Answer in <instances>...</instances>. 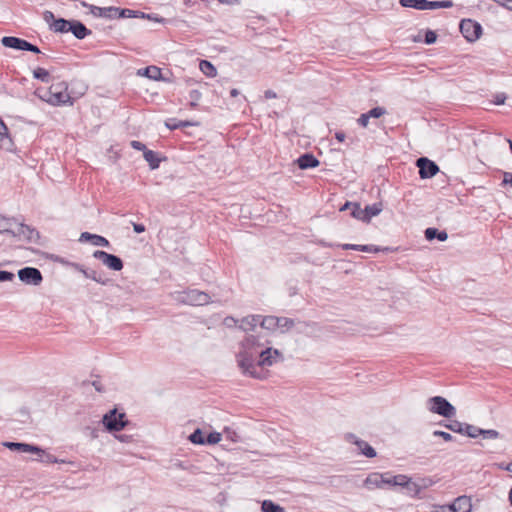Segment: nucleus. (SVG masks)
<instances>
[{"label":"nucleus","instance_id":"15","mask_svg":"<svg viewBox=\"0 0 512 512\" xmlns=\"http://www.w3.org/2000/svg\"><path fill=\"white\" fill-rule=\"evenodd\" d=\"M346 441L354 444L359 449L360 453L367 458H374L377 455L376 450L366 441L359 439L353 433H347L345 435Z\"/></svg>","mask_w":512,"mask_h":512},{"label":"nucleus","instance_id":"6","mask_svg":"<svg viewBox=\"0 0 512 512\" xmlns=\"http://www.w3.org/2000/svg\"><path fill=\"white\" fill-rule=\"evenodd\" d=\"M1 44L6 48H11L18 51H29L35 54L41 53L38 46L28 42L25 39L15 36H4L1 38Z\"/></svg>","mask_w":512,"mask_h":512},{"label":"nucleus","instance_id":"33","mask_svg":"<svg viewBox=\"0 0 512 512\" xmlns=\"http://www.w3.org/2000/svg\"><path fill=\"white\" fill-rule=\"evenodd\" d=\"M439 425L449 429L452 432L459 433V434L463 435L465 423H462L458 420H452L449 422L441 421V422H439Z\"/></svg>","mask_w":512,"mask_h":512},{"label":"nucleus","instance_id":"49","mask_svg":"<svg viewBox=\"0 0 512 512\" xmlns=\"http://www.w3.org/2000/svg\"><path fill=\"white\" fill-rule=\"evenodd\" d=\"M434 483V481L430 478H418V493L420 492V490L422 488H428L430 487L432 484Z\"/></svg>","mask_w":512,"mask_h":512},{"label":"nucleus","instance_id":"43","mask_svg":"<svg viewBox=\"0 0 512 512\" xmlns=\"http://www.w3.org/2000/svg\"><path fill=\"white\" fill-rule=\"evenodd\" d=\"M221 438H222V435L221 433H218V432H210L206 437H205V445H214V444H217L221 441Z\"/></svg>","mask_w":512,"mask_h":512},{"label":"nucleus","instance_id":"38","mask_svg":"<svg viewBox=\"0 0 512 512\" xmlns=\"http://www.w3.org/2000/svg\"><path fill=\"white\" fill-rule=\"evenodd\" d=\"M35 95L41 99L42 101H45L47 103H49L50 105H52V95H51V91L50 89H45V88H37L35 90Z\"/></svg>","mask_w":512,"mask_h":512},{"label":"nucleus","instance_id":"50","mask_svg":"<svg viewBox=\"0 0 512 512\" xmlns=\"http://www.w3.org/2000/svg\"><path fill=\"white\" fill-rule=\"evenodd\" d=\"M224 435L226 436L227 439L231 440L232 442H237L239 439L237 433L228 427L224 429Z\"/></svg>","mask_w":512,"mask_h":512},{"label":"nucleus","instance_id":"58","mask_svg":"<svg viewBox=\"0 0 512 512\" xmlns=\"http://www.w3.org/2000/svg\"><path fill=\"white\" fill-rule=\"evenodd\" d=\"M358 124L362 127H366L369 123V117L366 113H362L357 120Z\"/></svg>","mask_w":512,"mask_h":512},{"label":"nucleus","instance_id":"54","mask_svg":"<svg viewBox=\"0 0 512 512\" xmlns=\"http://www.w3.org/2000/svg\"><path fill=\"white\" fill-rule=\"evenodd\" d=\"M131 147L135 150L143 151V152L147 150V147L144 143H142L140 141H136V140L131 141Z\"/></svg>","mask_w":512,"mask_h":512},{"label":"nucleus","instance_id":"51","mask_svg":"<svg viewBox=\"0 0 512 512\" xmlns=\"http://www.w3.org/2000/svg\"><path fill=\"white\" fill-rule=\"evenodd\" d=\"M15 275L13 272L0 270V282L12 281Z\"/></svg>","mask_w":512,"mask_h":512},{"label":"nucleus","instance_id":"10","mask_svg":"<svg viewBox=\"0 0 512 512\" xmlns=\"http://www.w3.org/2000/svg\"><path fill=\"white\" fill-rule=\"evenodd\" d=\"M18 278L21 282L26 285L38 286L43 281V276L41 271L35 267H24L18 270Z\"/></svg>","mask_w":512,"mask_h":512},{"label":"nucleus","instance_id":"25","mask_svg":"<svg viewBox=\"0 0 512 512\" xmlns=\"http://www.w3.org/2000/svg\"><path fill=\"white\" fill-rule=\"evenodd\" d=\"M138 74L155 81H167L159 67L151 65L138 71Z\"/></svg>","mask_w":512,"mask_h":512},{"label":"nucleus","instance_id":"41","mask_svg":"<svg viewBox=\"0 0 512 512\" xmlns=\"http://www.w3.org/2000/svg\"><path fill=\"white\" fill-rule=\"evenodd\" d=\"M115 19L116 18H133V17H137L136 15V11L135 10H131V9H127V8H118L117 7V11L115 12Z\"/></svg>","mask_w":512,"mask_h":512},{"label":"nucleus","instance_id":"28","mask_svg":"<svg viewBox=\"0 0 512 512\" xmlns=\"http://www.w3.org/2000/svg\"><path fill=\"white\" fill-rule=\"evenodd\" d=\"M144 159L148 162L151 170L159 168L162 160H166V157H159V154L153 150L147 149L143 154Z\"/></svg>","mask_w":512,"mask_h":512},{"label":"nucleus","instance_id":"61","mask_svg":"<svg viewBox=\"0 0 512 512\" xmlns=\"http://www.w3.org/2000/svg\"><path fill=\"white\" fill-rule=\"evenodd\" d=\"M506 95L504 93H498L495 95L494 103L496 105H502L505 103Z\"/></svg>","mask_w":512,"mask_h":512},{"label":"nucleus","instance_id":"56","mask_svg":"<svg viewBox=\"0 0 512 512\" xmlns=\"http://www.w3.org/2000/svg\"><path fill=\"white\" fill-rule=\"evenodd\" d=\"M501 185L502 186L510 185L512 187V173L511 172L503 173V180H502Z\"/></svg>","mask_w":512,"mask_h":512},{"label":"nucleus","instance_id":"30","mask_svg":"<svg viewBox=\"0 0 512 512\" xmlns=\"http://www.w3.org/2000/svg\"><path fill=\"white\" fill-rule=\"evenodd\" d=\"M261 315H248L240 320L239 329L243 331L254 330L259 324Z\"/></svg>","mask_w":512,"mask_h":512},{"label":"nucleus","instance_id":"4","mask_svg":"<svg viewBox=\"0 0 512 512\" xmlns=\"http://www.w3.org/2000/svg\"><path fill=\"white\" fill-rule=\"evenodd\" d=\"M351 205L354 206L353 218L361 220L362 222L365 223H369L372 217L379 215L383 209V205L381 202L374 203L372 205H367L364 209L361 208V205L358 202H345V208Z\"/></svg>","mask_w":512,"mask_h":512},{"label":"nucleus","instance_id":"23","mask_svg":"<svg viewBox=\"0 0 512 512\" xmlns=\"http://www.w3.org/2000/svg\"><path fill=\"white\" fill-rule=\"evenodd\" d=\"M14 147V142L9 134L8 127L0 118V148L6 151H12Z\"/></svg>","mask_w":512,"mask_h":512},{"label":"nucleus","instance_id":"26","mask_svg":"<svg viewBox=\"0 0 512 512\" xmlns=\"http://www.w3.org/2000/svg\"><path fill=\"white\" fill-rule=\"evenodd\" d=\"M453 3L451 1H428L418 0V10H434L439 8H451Z\"/></svg>","mask_w":512,"mask_h":512},{"label":"nucleus","instance_id":"32","mask_svg":"<svg viewBox=\"0 0 512 512\" xmlns=\"http://www.w3.org/2000/svg\"><path fill=\"white\" fill-rule=\"evenodd\" d=\"M425 238L428 241H432L434 239H438L439 241H445L448 238V234L446 231H439L437 228H427L425 230Z\"/></svg>","mask_w":512,"mask_h":512},{"label":"nucleus","instance_id":"24","mask_svg":"<svg viewBox=\"0 0 512 512\" xmlns=\"http://www.w3.org/2000/svg\"><path fill=\"white\" fill-rule=\"evenodd\" d=\"M80 242H90L94 246L109 247L110 242L103 236L92 234L90 232H82L79 238Z\"/></svg>","mask_w":512,"mask_h":512},{"label":"nucleus","instance_id":"20","mask_svg":"<svg viewBox=\"0 0 512 512\" xmlns=\"http://www.w3.org/2000/svg\"><path fill=\"white\" fill-rule=\"evenodd\" d=\"M471 501L467 496L458 497L450 506H442L441 511L454 510L455 512H471Z\"/></svg>","mask_w":512,"mask_h":512},{"label":"nucleus","instance_id":"52","mask_svg":"<svg viewBox=\"0 0 512 512\" xmlns=\"http://www.w3.org/2000/svg\"><path fill=\"white\" fill-rule=\"evenodd\" d=\"M165 126L169 130H176V129L180 128L179 120H177L176 118H169L165 121Z\"/></svg>","mask_w":512,"mask_h":512},{"label":"nucleus","instance_id":"8","mask_svg":"<svg viewBox=\"0 0 512 512\" xmlns=\"http://www.w3.org/2000/svg\"><path fill=\"white\" fill-rule=\"evenodd\" d=\"M459 28L464 38L469 42L476 41L482 34V26L472 19H463Z\"/></svg>","mask_w":512,"mask_h":512},{"label":"nucleus","instance_id":"40","mask_svg":"<svg viewBox=\"0 0 512 512\" xmlns=\"http://www.w3.org/2000/svg\"><path fill=\"white\" fill-rule=\"evenodd\" d=\"M40 458L38 459L42 463H58L60 462L53 454L47 453L44 449L42 452L36 453Z\"/></svg>","mask_w":512,"mask_h":512},{"label":"nucleus","instance_id":"17","mask_svg":"<svg viewBox=\"0 0 512 512\" xmlns=\"http://www.w3.org/2000/svg\"><path fill=\"white\" fill-rule=\"evenodd\" d=\"M4 447L11 451H18L23 453H39L42 452V448L38 445L24 443V442H12L7 441L3 443Z\"/></svg>","mask_w":512,"mask_h":512},{"label":"nucleus","instance_id":"27","mask_svg":"<svg viewBox=\"0 0 512 512\" xmlns=\"http://www.w3.org/2000/svg\"><path fill=\"white\" fill-rule=\"evenodd\" d=\"M17 225V221L15 218H8L0 214V233L1 234H11L16 237V231L13 229V226Z\"/></svg>","mask_w":512,"mask_h":512},{"label":"nucleus","instance_id":"31","mask_svg":"<svg viewBox=\"0 0 512 512\" xmlns=\"http://www.w3.org/2000/svg\"><path fill=\"white\" fill-rule=\"evenodd\" d=\"M259 324L263 329H266L269 331H274L278 328L279 319L277 316H272V315L262 316L261 315Z\"/></svg>","mask_w":512,"mask_h":512},{"label":"nucleus","instance_id":"48","mask_svg":"<svg viewBox=\"0 0 512 512\" xmlns=\"http://www.w3.org/2000/svg\"><path fill=\"white\" fill-rule=\"evenodd\" d=\"M437 40V34L436 32L432 30H427L425 33L424 42L428 45L435 43Z\"/></svg>","mask_w":512,"mask_h":512},{"label":"nucleus","instance_id":"59","mask_svg":"<svg viewBox=\"0 0 512 512\" xmlns=\"http://www.w3.org/2000/svg\"><path fill=\"white\" fill-rule=\"evenodd\" d=\"M201 92L197 89H193L189 92V97H190V100H193V101H199L201 99Z\"/></svg>","mask_w":512,"mask_h":512},{"label":"nucleus","instance_id":"53","mask_svg":"<svg viewBox=\"0 0 512 512\" xmlns=\"http://www.w3.org/2000/svg\"><path fill=\"white\" fill-rule=\"evenodd\" d=\"M50 259H51L52 261L56 262V263H59V264H61V265H63V266H66V267H68V265H69V263H70V261H69V260H67V259H65V258H63V257H61V256H59V255H54V254H52V255L50 256Z\"/></svg>","mask_w":512,"mask_h":512},{"label":"nucleus","instance_id":"3","mask_svg":"<svg viewBox=\"0 0 512 512\" xmlns=\"http://www.w3.org/2000/svg\"><path fill=\"white\" fill-rule=\"evenodd\" d=\"M102 423L105 429L112 433L124 429L129 424V421L124 412H119L117 408H113L103 415Z\"/></svg>","mask_w":512,"mask_h":512},{"label":"nucleus","instance_id":"55","mask_svg":"<svg viewBox=\"0 0 512 512\" xmlns=\"http://www.w3.org/2000/svg\"><path fill=\"white\" fill-rule=\"evenodd\" d=\"M136 15L137 17L136 18H148V19H153L157 22H163L164 19L163 18H158L157 16L153 17L149 14H145L144 12H141V11H136Z\"/></svg>","mask_w":512,"mask_h":512},{"label":"nucleus","instance_id":"44","mask_svg":"<svg viewBox=\"0 0 512 512\" xmlns=\"http://www.w3.org/2000/svg\"><path fill=\"white\" fill-rule=\"evenodd\" d=\"M279 325L278 328H285V330H289L294 326V320L288 317H278Z\"/></svg>","mask_w":512,"mask_h":512},{"label":"nucleus","instance_id":"14","mask_svg":"<svg viewBox=\"0 0 512 512\" xmlns=\"http://www.w3.org/2000/svg\"><path fill=\"white\" fill-rule=\"evenodd\" d=\"M282 359L283 355L278 349L266 347L265 349L260 351L259 359L256 362V367H269L276 363L277 360Z\"/></svg>","mask_w":512,"mask_h":512},{"label":"nucleus","instance_id":"45","mask_svg":"<svg viewBox=\"0 0 512 512\" xmlns=\"http://www.w3.org/2000/svg\"><path fill=\"white\" fill-rule=\"evenodd\" d=\"M381 250L382 249L380 247L375 246V245H359L358 244V248H357V251L368 252V253H377Z\"/></svg>","mask_w":512,"mask_h":512},{"label":"nucleus","instance_id":"11","mask_svg":"<svg viewBox=\"0 0 512 512\" xmlns=\"http://www.w3.org/2000/svg\"><path fill=\"white\" fill-rule=\"evenodd\" d=\"M93 257L100 260L106 267L113 271H120L123 269V260L114 254H110L103 250H96L93 253Z\"/></svg>","mask_w":512,"mask_h":512},{"label":"nucleus","instance_id":"21","mask_svg":"<svg viewBox=\"0 0 512 512\" xmlns=\"http://www.w3.org/2000/svg\"><path fill=\"white\" fill-rule=\"evenodd\" d=\"M81 4L84 7H89L90 12L96 17L115 19V15H116L115 12L117 11V7L111 6V7L102 8V7H98V6H94V5H89L86 2H82Z\"/></svg>","mask_w":512,"mask_h":512},{"label":"nucleus","instance_id":"18","mask_svg":"<svg viewBox=\"0 0 512 512\" xmlns=\"http://www.w3.org/2000/svg\"><path fill=\"white\" fill-rule=\"evenodd\" d=\"M68 32H71L73 36L79 40L86 38L92 34V31L88 29L81 21L70 19V25Z\"/></svg>","mask_w":512,"mask_h":512},{"label":"nucleus","instance_id":"1","mask_svg":"<svg viewBox=\"0 0 512 512\" xmlns=\"http://www.w3.org/2000/svg\"><path fill=\"white\" fill-rule=\"evenodd\" d=\"M258 350L241 348L236 354L238 366L242 373L255 379H263L265 377L262 371L256 369V358L259 357Z\"/></svg>","mask_w":512,"mask_h":512},{"label":"nucleus","instance_id":"47","mask_svg":"<svg viewBox=\"0 0 512 512\" xmlns=\"http://www.w3.org/2000/svg\"><path fill=\"white\" fill-rule=\"evenodd\" d=\"M480 435L483 436V438L496 439L499 437V432L494 429H481Z\"/></svg>","mask_w":512,"mask_h":512},{"label":"nucleus","instance_id":"29","mask_svg":"<svg viewBox=\"0 0 512 512\" xmlns=\"http://www.w3.org/2000/svg\"><path fill=\"white\" fill-rule=\"evenodd\" d=\"M383 474L381 473H370L364 480V486L368 489L383 488Z\"/></svg>","mask_w":512,"mask_h":512},{"label":"nucleus","instance_id":"34","mask_svg":"<svg viewBox=\"0 0 512 512\" xmlns=\"http://www.w3.org/2000/svg\"><path fill=\"white\" fill-rule=\"evenodd\" d=\"M199 67L202 73L207 77H215L217 75L216 67L208 60H201Z\"/></svg>","mask_w":512,"mask_h":512},{"label":"nucleus","instance_id":"13","mask_svg":"<svg viewBox=\"0 0 512 512\" xmlns=\"http://www.w3.org/2000/svg\"><path fill=\"white\" fill-rule=\"evenodd\" d=\"M43 19L49 25V29L55 33H68L70 20L65 18H56L53 12L46 10L43 13Z\"/></svg>","mask_w":512,"mask_h":512},{"label":"nucleus","instance_id":"46","mask_svg":"<svg viewBox=\"0 0 512 512\" xmlns=\"http://www.w3.org/2000/svg\"><path fill=\"white\" fill-rule=\"evenodd\" d=\"M432 435L434 437H441L446 442H451L455 439L450 433L441 430H435Z\"/></svg>","mask_w":512,"mask_h":512},{"label":"nucleus","instance_id":"22","mask_svg":"<svg viewBox=\"0 0 512 512\" xmlns=\"http://www.w3.org/2000/svg\"><path fill=\"white\" fill-rule=\"evenodd\" d=\"M268 340L262 341L261 335H248L246 336L240 343L241 348L245 349H255L258 350L261 347H264L265 344H269Z\"/></svg>","mask_w":512,"mask_h":512},{"label":"nucleus","instance_id":"62","mask_svg":"<svg viewBox=\"0 0 512 512\" xmlns=\"http://www.w3.org/2000/svg\"><path fill=\"white\" fill-rule=\"evenodd\" d=\"M238 323V320L235 319L234 317L232 316H227L225 319H224V324L227 326V327H233L235 326L236 324Z\"/></svg>","mask_w":512,"mask_h":512},{"label":"nucleus","instance_id":"36","mask_svg":"<svg viewBox=\"0 0 512 512\" xmlns=\"http://www.w3.org/2000/svg\"><path fill=\"white\" fill-rule=\"evenodd\" d=\"M188 439L196 445H205L204 432L200 428H196L188 437Z\"/></svg>","mask_w":512,"mask_h":512},{"label":"nucleus","instance_id":"63","mask_svg":"<svg viewBox=\"0 0 512 512\" xmlns=\"http://www.w3.org/2000/svg\"><path fill=\"white\" fill-rule=\"evenodd\" d=\"M501 6H504L508 10L512 11V0H493Z\"/></svg>","mask_w":512,"mask_h":512},{"label":"nucleus","instance_id":"12","mask_svg":"<svg viewBox=\"0 0 512 512\" xmlns=\"http://www.w3.org/2000/svg\"><path fill=\"white\" fill-rule=\"evenodd\" d=\"M440 172L436 162L428 157H418V175L421 179H430Z\"/></svg>","mask_w":512,"mask_h":512},{"label":"nucleus","instance_id":"39","mask_svg":"<svg viewBox=\"0 0 512 512\" xmlns=\"http://www.w3.org/2000/svg\"><path fill=\"white\" fill-rule=\"evenodd\" d=\"M480 433L481 428L465 423L463 435H466L471 438H477L478 436H480Z\"/></svg>","mask_w":512,"mask_h":512},{"label":"nucleus","instance_id":"57","mask_svg":"<svg viewBox=\"0 0 512 512\" xmlns=\"http://www.w3.org/2000/svg\"><path fill=\"white\" fill-rule=\"evenodd\" d=\"M402 7L416 9V0H399Z\"/></svg>","mask_w":512,"mask_h":512},{"label":"nucleus","instance_id":"9","mask_svg":"<svg viewBox=\"0 0 512 512\" xmlns=\"http://www.w3.org/2000/svg\"><path fill=\"white\" fill-rule=\"evenodd\" d=\"M383 487L384 486H390V487H401L404 489H407L408 491H411V486L414 487L416 490V483L411 481V478H408L405 475L399 474V475H392L391 473H383Z\"/></svg>","mask_w":512,"mask_h":512},{"label":"nucleus","instance_id":"35","mask_svg":"<svg viewBox=\"0 0 512 512\" xmlns=\"http://www.w3.org/2000/svg\"><path fill=\"white\" fill-rule=\"evenodd\" d=\"M262 512H286L285 509L272 500H264L261 505Z\"/></svg>","mask_w":512,"mask_h":512},{"label":"nucleus","instance_id":"19","mask_svg":"<svg viewBox=\"0 0 512 512\" xmlns=\"http://www.w3.org/2000/svg\"><path fill=\"white\" fill-rule=\"evenodd\" d=\"M295 163L301 170L316 168L320 165V161L311 152L300 155Z\"/></svg>","mask_w":512,"mask_h":512},{"label":"nucleus","instance_id":"16","mask_svg":"<svg viewBox=\"0 0 512 512\" xmlns=\"http://www.w3.org/2000/svg\"><path fill=\"white\" fill-rule=\"evenodd\" d=\"M16 237L23 236L30 243H39L40 233L35 228L24 223H17Z\"/></svg>","mask_w":512,"mask_h":512},{"label":"nucleus","instance_id":"5","mask_svg":"<svg viewBox=\"0 0 512 512\" xmlns=\"http://www.w3.org/2000/svg\"><path fill=\"white\" fill-rule=\"evenodd\" d=\"M52 95V105L53 106H63L66 104L73 105V100L70 94L68 93V85L66 82H58L53 83L49 87Z\"/></svg>","mask_w":512,"mask_h":512},{"label":"nucleus","instance_id":"42","mask_svg":"<svg viewBox=\"0 0 512 512\" xmlns=\"http://www.w3.org/2000/svg\"><path fill=\"white\" fill-rule=\"evenodd\" d=\"M386 109L384 107H381V106H376L372 109H370L368 112H366V114L368 115L369 119L370 118H380L381 116H383L384 114H386Z\"/></svg>","mask_w":512,"mask_h":512},{"label":"nucleus","instance_id":"37","mask_svg":"<svg viewBox=\"0 0 512 512\" xmlns=\"http://www.w3.org/2000/svg\"><path fill=\"white\" fill-rule=\"evenodd\" d=\"M33 77L37 80H40L42 81L43 83H49L50 82V74L48 72V70L42 68V67H37L34 71H33Z\"/></svg>","mask_w":512,"mask_h":512},{"label":"nucleus","instance_id":"60","mask_svg":"<svg viewBox=\"0 0 512 512\" xmlns=\"http://www.w3.org/2000/svg\"><path fill=\"white\" fill-rule=\"evenodd\" d=\"M96 271L95 270H89L87 268H85L82 272V274L88 278V279H91L94 281V279H96Z\"/></svg>","mask_w":512,"mask_h":512},{"label":"nucleus","instance_id":"7","mask_svg":"<svg viewBox=\"0 0 512 512\" xmlns=\"http://www.w3.org/2000/svg\"><path fill=\"white\" fill-rule=\"evenodd\" d=\"M179 301L192 306H202L210 302V296L197 289H188L180 293Z\"/></svg>","mask_w":512,"mask_h":512},{"label":"nucleus","instance_id":"2","mask_svg":"<svg viewBox=\"0 0 512 512\" xmlns=\"http://www.w3.org/2000/svg\"><path fill=\"white\" fill-rule=\"evenodd\" d=\"M429 412L438 414L444 418H452L456 415V408L444 397L434 396L426 401Z\"/></svg>","mask_w":512,"mask_h":512},{"label":"nucleus","instance_id":"64","mask_svg":"<svg viewBox=\"0 0 512 512\" xmlns=\"http://www.w3.org/2000/svg\"><path fill=\"white\" fill-rule=\"evenodd\" d=\"M115 438L118 439L119 441L125 442V443L132 441V436L127 435V434H118V435H115Z\"/></svg>","mask_w":512,"mask_h":512}]
</instances>
